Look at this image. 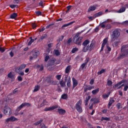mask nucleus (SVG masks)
I'll return each instance as SVG.
<instances>
[{
  "label": "nucleus",
  "instance_id": "6e6552de",
  "mask_svg": "<svg viewBox=\"0 0 128 128\" xmlns=\"http://www.w3.org/2000/svg\"><path fill=\"white\" fill-rule=\"evenodd\" d=\"M56 62V58H52L51 59L49 60L47 66L49 67V66H54Z\"/></svg>",
  "mask_w": 128,
  "mask_h": 128
},
{
  "label": "nucleus",
  "instance_id": "603ef678",
  "mask_svg": "<svg viewBox=\"0 0 128 128\" xmlns=\"http://www.w3.org/2000/svg\"><path fill=\"white\" fill-rule=\"evenodd\" d=\"M107 84H108V86H110L112 84V82L110 80H108V82H107Z\"/></svg>",
  "mask_w": 128,
  "mask_h": 128
},
{
  "label": "nucleus",
  "instance_id": "4d7b16f0",
  "mask_svg": "<svg viewBox=\"0 0 128 128\" xmlns=\"http://www.w3.org/2000/svg\"><path fill=\"white\" fill-rule=\"evenodd\" d=\"M16 6H17V5H16V4H10V7L12 9H14V8H16Z\"/></svg>",
  "mask_w": 128,
  "mask_h": 128
},
{
  "label": "nucleus",
  "instance_id": "2eb2a0df",
  "mask_svg": "<svg viewBox=\"0 0 128 128\" xmlns=\"http://www.w3.org/2000/svg\"><path fill=\"white\" fill-rule=\"evenodd\" d=\"M108 22H109L108 20H107L100 23V26H101V28H106V24L108 23Z\"/></svg>",
  "mask_w": 128,
  "mask_h": 128
},
{
  "label": "nucleus",
  "instance_id": "6ab92c4d",
  "mask_svg": "<svg viewBox=\"0 0 128 128\" xmlns=\"http://www.w3.org/2000/svg\"><path fill=\"white\" fill-rule=\"evenodd\" d=\"M90 101L94 102V104H98L100 102V99H98V98H91Z\"/></svg>",
  "mask_w": 128,
  "mask_h": 128
},
{
  "label": "nucleus",
  "instance_id": "f03ea898",
  "mask_svg": "<svg viewBox=\"0 0 128 128\" xmlns=\"http://www.w3.org/2000/svg\"><path fill=\"white\" fill-rule=\"evenodd\" d=\"M80 32H77V34H76V35H75V36L73 37V42L78 46L81 45L82 40L83 39L82 36H80Z\"/></svg>",
  "mask_w": 128,
  "mask_h": 128
},
{
  "label": "nucleus",
  "instance_id": "79ce46f5",
  "mask_svg": "<svg viewBox=\"0 0 128 128\" xmlns=\"http://www.w3.org/2000/svg\"><path fill=\"white\" fill-rule=\"evenodd\" d=\"M58 84V82L57 80H52L51 82V83L50 84H52V85H56Z\"/></svg>",
  "mask_w": 128,
  "mask_h": 128
},
{
  "label": "nucleus",
  "instance_id": "5fc2aeb1",
  "mask_svg": "<svg viewBox=\"0 0 128 128\" xmlns=\"http://www.w3.org/2000/svg\"><path fill=\"white\" fill-rule=\"evenodd\" d=\"M46 36H40V38H39L38 42H42V40H44Z\"/></svg>",
  "mask_w": 128,
  "mask_h": 128
},
{
  "label": "nucleus",
  "instance_id": "423d86ee",
  "mask_svg": "<svg viewBox=\"0 0 128 128\" xmlns=\"http://www.w3.org/2000/svg\"><path fill=\"white\" fill-rule=\"evenodd\" d=\"M31 104L30 103H27L26 102H25L24 103H22L21 104V105H20V106H19V107H18L17 108V109H16V112H20L23 108L26 106V107H30V106Z\"/></svg>",
  "mask_w": 128,
  "mask_h": 128
},
{
  "label": "nucleus",
  "instance_id": "a878e982",
  "mask_svg": "<svg viewBox=\"0 0 128 128\" xmlns=\"http://www.w3.org/2000/svg\"><path fill=\"white\" fill-rule=\"evenodd\" d=\"M18 16V14L14 12L12 14H11L10 16V18L11 19H15Z\"/></svg>",
  "mask_w": 128,
  "mask_h": 128
},
{
  "label": "nucleus",
  "instance_id": "1a4fd4ad",
  "mask_svg": "<svg viewBox=\"0 0 128 128\" xmlns=\"http://www.w3.org/2000/svg\"><path fill=\"white\" fill-rule=\"evenodd\" d=\"M18 120V118H15V117H14V116H11L10 117V118H8L7 119H6V122L8 123L10 122H15V121H17Z\"/></svg>",
  "mask_w": 128,
  "mask_h": 128
},
{
  "label": "nucleus",
  "instance_id": "4c0bfd02",
  "mask_svg": "<svg viewBox=\"0 0 128 128\" xmlns=\"http://www.w3.org/2000/svg\"><path fill=\"white\" fill-rule=\"evenodd\" d=\"M71 86V80L70 78H69L68 80V82H67V86L68 88H70Z\"/></svg>",
  "mask_w": 128,
  "mask_h": 128
},
{
  "label": "nucleus",
  "instance_id": "6e6d98bb",
  "mask_svg": "<svg viewBox=\"0 0 128 128\" xmlns=\"http://www.w3.org/2000/svg\"><path fill=\"white\" fill-rule=\"evenodd\" d=\"M36 14L37 16H41V15H42V12H40V11H36Z\"/></svg>",
  "mask_w": 128,
  "mask_h": 128
},
{
  "label": "nucleus",
  "instance_id": "7c9ffc66",
  "mask_svg": "<svg viewBox=\"0 0 128 128\" xmlns=\"http://www.w3.org/2000/svg\"><path fill=\"white\" fill-rule=\"evenodd\" d=\"M42 122H43L42 119H40V120H39V121H36V122H35L34 123V125L37 126L39 125Z\"/></svg>",
  "mask_w": 128,
  "mask_h": 128
},
{
  "label": "nucleus",
  "instance_id": "0e129e2a",
  "mask_svg": "<svg viewBox=\"0 0 128 128\" xmlns=\"http://www.w3.org/2000/svg\"><path fill=\"white\" fill-rule=\"evenodd\" d=\"M40 127L41 128H48V127L46 126L44 124V123L40 124Z\"/></svg>",
  "mask_w": 128,
  "mask_h": 128
},
{
  "label": "nucleus",
  "instance_id": "8fccbe9b",
  "mask_svg": "<svg viewBox=\"0 0 128 128\" xmlns=\"http://www.w3.org/2000/svg\"><path fill=\"white\" fill-rule=\"evenodd\" d=\"M106 28L107 30H109V29L111 28L112 26L110 24H106Z\"/></svg>",
  "mask_w": 128,
  "mask_h": 128
},
{
  "label": "nucleus",
  "instance_id": "7ed1b4c3",
  "mask_svg": "<svg viewBox=\"0 0 128 128\" xmlns=\"http://www.w3.org/2000/svg\"><path fill=\"white\" fill-rule=\"evenodd\" d=\"M94 47V44L92 42L90 44V45L83 46V50H82V52H86L88 50H89V52H91Z\"/></svg>",
  "mask_w": 128,
  "mask_h": 128
},
{
  "label": "nucleus",
  "instance_id": "052dcab7",
  "mask_svg": "<svg viewBox=\"0 0 128 128\" xmlns=\"http://www.w3.org/2000/svg\"><path fill=\"white\" fill-rule=\"evenodd\" d=\"M61 78H62V75L60 74L56 75V78L58 80H60Z\"/></svg>",
  "mask_w": 128,
  "mask_h": 128
},
{
  "label": "nucleus",
  "instance_id": "5701e85b",
  "mask_svg": "<svg viewBox=\"0 0 128 128\" xmlns=\"http://www.w3.org/2000/svg\"><path fill=\"white\" fill-rule=\"evenodd\" d=\"M100 92L99 88H97V89H95V90H92V94L96 95L97 94Z\"/></svg>",
  "mask_w": 128,
  "mask_h": 128
},
{
  "label": "nucleus",
  "instance_id": "2f4dec72",
  "mask_svg": "<svg viewBox=\"0 0 128 128\" xmlns=\"http://www.w3.org/2000/svg\"><path fill=\"white\" fill-rule=\"evenodd\" d=\"M46 82L50 84L52 82V80L51 79V78H50V76L47 77L46 78Z\"/></svg>",
  "mask_w": 128,
  "mask_h": 128
},
{
  "label": "nucleus",
  "instance_id": "09e8293b",
  "mask_svg": "<svg viewBox=\"0 0 128 128\" xmlns=\"http://www.w3.org/2000/svg\"><path fill=\"white\" fill-rule=\"evenodd\" d=\"M119 43H120V42H118V41H116V42H114L113 45H114V47H117V46H118Z\"/></svg>",
  "mask_w": 128,
  "mask_h": 128
},
{
  "label": "nucleus",
  "instance_id": "a18cd8bd",
  "mask_svg": "<svg viewBox=\"0 0 128 128\" xmlns=\"http://www.w3.org/2000/svg\"><path fill=\"white\" fill-rule=\"evenodd\" d=\"M26 64H22L20 66V68L22 70H23V69H24V68H26Z\"/></svg>",
  "mask_w": 128,
  "mask_h": 128
},
{
  "label": "nucleus",
  "instance_id": "f704fd0d",
  "mask_svg": "<svg viewBox=\"0 0 128 128\" xmlns=\"http://www.w3.org/2000/svg\"><path fill=\"white\" fill-rule=\"evenodd\" d=\"M78 51V48L76 47H75L73 48H72V50H71V52H72V54H74L76 53V52Z\"/></svg>",
  "mask_w": 128,
  "mask_h": 128
},
{
  "label": "nucleus",
  "instance_id": "412c9836",
  "mask_svg": "<svg viewBox=\"0 0 128 128\" xmlns=\"http://www.w3.org/2000/svg\"><path fill=\"white\" fill-rule=\"evenodd\" d=\"M114 98H110L109 102L108 104V108H110L113 103L114 102Z\"/></svg>",
  "mask_w": 128,
  "mask_h": 128
},
{
  "label": "nucleus",
  "instance_id": "b1692460",
  "mask_svg": "<svg viewBox=\"0 0 128 128\" xmlns=\"http://www.w3.org/2000/svg\"><path fill=\"white\" fill-rule=\"evenodd\" d=\"M91 98V96H88V97H86V98H85V106H88V104L89 100Z\"/></svg>",
  "mask_w": 128,
  "mask_h": 128
},
{
  "label": "nucleus",
  "instance_id": "473e14b6",
  "mask_svg": "<svg viewBox=\"0 0 128 128\" xmlns=\"http://www.w3.org/2000/svg\"><path fill=\"white\" fill-rule=\"evenodd\" d=\"M8 78L12 79L13 78H14V76L12 74V72H10V73L8 74Z\"/></svg>",
  "mask_w": 128,
  "mask_h": 128
},
{
  "label": "nucleus",
  "instance_id": "72a5a7b5",
  "mask_svg": "<svg viewBox=\"0 0 128 128\" xmlns=\"http://www.w3.org/2000/svg\"><path fill=\"white\" fill-rule=\"evenodd\" d=\"M108 38H106L103 40V43H102V45L106 46V44L108 43Z\"/></svg>",
  "mask_w": 128,
  "mask_h": 128
},
{
  "label": "nucleus",
  "instance_id": "cd10ccee",
  "mask_svg": "<svg viewBox=\"0 0 128 128\" xmlns=\"http://www.w3.org/2000/svg\"><path fill=\"white\" fill-rule=\"evenodd\" d=\"M90 42L88 40H86L83 42V44H82V45L83 46H87L90 44Z\"/></svg>",
  "mask_w": 128,
  "mask_h": 128
},
{
  "label": "nucleus",
  "instance_id": "864d4df0",
  "mask_svg": "<svg viewBox=\"0 0 128 128\" xmlns=\"http://www.w3.org/2000/svg\"><path fill=\"white\" fill-rule=\"evenodd\" d=\"M43 4H44V2L42 0H40V2L38 3L39 6H42V8H44Z\"/></svg>",
  "mask_w": 128,
  "mask_h": 128
},
{
  "label": "nucleus",
  "instance_id": "f3484780",
  "mask_svg": "<svg viewBox=\"0 0 128 128\" xmlns=\"http://www.w3.org/2000/svg\"><path fill=\"white\" fill-rule=\"evenodd\" d=\"M71 66L70 65H68V66L66 68V70H65V73L66 74H68L70 73V70H71Z\"/></svg>",
  "mask_w": 128,
  "mask_h": 128
},
{
  "label": "nucleus",
  "instance_id": "58836bf2",
  "mask_svg": "<svg viewBox=\"0 0 128 128\" xmlns=\"http://www.w3.org/2000/svg\"><path fill=\"white\" fill-rule=\"evenodd\" d=\"M54 54L56 56H60V52L58 50H54Z\"/></svg>",
  "mask_w": 128,
  "mask_h": 128
},
{
  "label": "nucleus",
  "instance_id": "aec40b11",
  "mask_svg": "<svg viewBox=\"0 0 128 128\" xmlns=\"http://www.w3.org/2000/svg\"><path fill=\"white\" fill-rule=\"evenodd\" d=\"M102 15V12H99L96 14H95L94 16L93 17L94 18H96L98 17H100V16Z\"/></svg>",
  "mask_w": 128,
  "mask_h": 128
},
{
  "label": "nucleus",
  "instance_id": "338daca9",
  "mask_svg": "<svg viewBox=\"0 0 128 128\" xmlns=\"http://www.w3.org/2000/svg\"><path fill=\"white\" fill-rule=\"evenodd\" d=\"M94 82V78L91 79V80H90V84L91 85H93Z\"/></svg>",
  "mask_w": 128,
  "mask_h": 128
},
{
  "label": "nucleus",
  "instance_id": "774afa93",
  "mask_svg": "<svg viewBox=\"0 0 128 128\" xmlns=\"http://www.w3.org/2000/svg\"><path fill=\"white\" fill-rule=\"evenodd\" d=\"M18 81L22 82V78L21 76H18Z\"/></svg>",
  "mask_w": 128,
  "mask_h": 128
},
{
  "label": "nucleus",
  "instance_id": "13d9d810",
  "mask_svg": "<svg viewBox=\"0 0 128 128\" xmlns=\"http://www.w3.org/2000/svg\"><path fill=\"white\" fill-rule=\"evenodd\" d=\"M37 26H37L36 24H35V23H33V24H32V28L33 29L36 28L37 27Z\"/></svg>",
  "mask_w": 128,
  "mask_h": 128
},
{
  "label": "nucleus",
  "instance_id": "20e7f679",
  "mask_svg": "<svg viewBox=\"0 0 128 128\" xmlns=\"http://www.w3.org/2000/svg\"><path fill=\"white\" fill-rule=\"evenodd\" d=\"M120 30L119 28H116L112 33V39H117L120 36Z\"/></svg>",
  "mask_w": 128,
  "mask_h": 128
},
{
  "label": "nucleus",
  "instance_id": "f257e3e1",
  "mask_svg": "<svg viewBox=\"0 0 128 128\" xmlns=\"http://www.w3.org/2000/svg\"><path fill=\"white\" fill-rule=\"evenodd\" d=\"M2 105L4 106V113L6 116H10L12 114V110L10 107L8 106V102L6 99H4L1 101Z\"/></svg>",
  "mask_w": 128,
  "mask_h": 128
},
{
  "label": "nucleus",
  "instance_id": "c756f323",
  "mask_svg": "<svg viewBox=\"0 0 128 128\" xmlns=\"http://www.w3.org/2000/svg\"><path fill=\"white\" fill-rule=\"evenodd\" d=\"M103 120H106V121H110V117H102L101 118V121Z\"/></svg>",
  "mask_w": 128,
  "mask_h": 128
},
{
  "label": "nucleus",
  "instance_id": "4468645a",
  "mask_svg": "<svg viewBox=\"0 0 128 128\" xmlns=\"http://www.w3.org/2000/svg\"><path fill=\"white\" fill-rule=\"evenodd\" d=\"M68 76H65L64 78V80L65 82H64L62 80H61L60 82V84L61 86L62 87V88H64L66 86V80H68Z\"/></svg>",
  "mask_w": 128,
  "mask_h": 128
},
{
  "label": "nucleus",
  "instance_id": "a19ab883",
  "mask_svg": "<svg viewBox=\"0 0 128 128\" xmlns=\"http://www.w3.org/2000/svg\"><path fill=\"white\" fill-rule=\"evenodd\" d=\"M22 68H20V66H18V67H17L16 68V72H17V73H20V71L22 70Z\"/></svg>",
  "mask_w": 128,
  "mask_h": 128
},
{
  "label": "nucleus",
  "instance_id": "f8f14e48",
  "mask_svg": "<svg viewBox=\"0 0 128 128\" xmlns=\"http://www.w3.org/2000/svg\"><path fill=\"white\" fill-rule=\"evenodd\" d=\"M72 82L73 83V86H72V89H74L78 85V81L74 78H72Z\"/></svg>",
  "mask_w": 128,
  "mask_h": 128
},
{
  "label": "nucleus",
  "instance_id": "9b49d317",
  "mask_svg": "<svg viewBox=\"0 0 128 128\" xmlns=\"http://www.w3.org/2000/svg\"><path fill=\"white\" fill-rule=\"evenodd\" d=\"M120 56H126L128 54V50L127 49H120Z\"/></svg>",
  "mask_w": 128,
  "mask_h": 128
},
{
  "label": "nucleus",
  "instance_id": "4be33fe9",
  "mask_svg": "<svg viewBox=\"0 0 128 128\" xmlns=\"http://www.w3.org/2000/svg\"><path fill=\"white\" fill-rule=\"evenodd\" d=\"M126 10V8L124 6L121 7V8L118 11V13L120 14L124 12Z\"/></svg>",
  "mask_w": 128,
  "mask_h": 128
},
{
  "label": "nucleus",
  "instance_id": "9d476101",
  "mask_svg": "<svg viewBox=\"0 0 128 128\" xmlns=\"http://www.w3.org/2000/svg\"><path fill=\"white\" fill-rule=\"evenodd\" d=\"M58 105H54V106H52V107H46V108H45L44 109V111L45 112H50V111H52L53 110L56 108H58Z\"/></svg>",
  "mask_w": 128,
  "mask_h": 128
},
{
  "label": "nucleus",
  "instance_id": "e433bc0d",
  "mask_svg": "<svg viewBox=\"0 0 128 128\" xmlns=\"http://www.w3.org/2000/svg\"><path fill=\"white\" fill-rule=\"evenodd\" d=\"M110 94V92H108V94H103L102 96H103V98H108L109 97V96Z\"/></svg>",
  "mask_w": 128,
  "mask_h": 128
},
{
  "label": "nucleus",
  "instance_id": "bf43d9fd",
  "mask_svg": "<svg viewBox=\"0 0 128 128\" xmlns=\"http://www.w3.org/2000/svg\"><path fill=\"white\" fill-rule=\"evenodd\" d=\"M5 50H6L5 48H3L0 46V52H2V53L4 52V51H5Z\"/></svg>",
  "mask_w": 128,
  "mask_h": 128
},
{
  "label": "nucleus",
  "instance_id": "ddd939ff",
  "mask_svg": "<svg viewBox=\"0 0 128 128\" xmlns=\"http://www.w3.org/2000/svg\"><path fill=\"white\" fill-rule=\"evenodd\" d=\"M89 61L90 59L88 58H86V60H85V62L81 64V68H82V70H84V68H86V66L88 64V62Z\"/></svg>",
  "mask_w": 128,
  "mask_h": 128
},
{
  "label": "nucleus",
  "instance_id": "39448f33",
  "mask_svg": "<svg viewBox=\"0 0 128 128\" xmlns=\"http://www.w3.org/2000/svg\"><path fill=\"white\" fill-rule=\"evenodd\" d=\"M82 104V100H79V101H78V102L75 104V108H76V110H77V112H78L79 113L82 112V108L81 106Z\"/></svg>",
  "mask_w": 128,
  "mask_h": 128
},
{
  "label": "nucleus",
  "instance_id": "37998d69",
  "mask_svg": "<svg viewBox=\"0 0 128 128\" xmlns=\"http://www.w3.org/2000/svg\"><path fill=\"white\" fill-rule=\"evenodd\" d=\"M106 72L104 69H102L100 71L98 72V75H100L104 74Z\"/></svg>",
  "mask_w": 128,
  "mask_h": 128
},
{
  "label": "nucleus",
  "instance_id": "49530a36",
  "mask_svg": "<svg viewBox=\"0 0 128 128\" xmlns=\"http://www.w3.org/2000/svg\"><path fill=\"white\" fill-rule=\"evenodd\" d=\"M116 107L118 110L122 108L121 103H117V104H116Z\"/></svg>",
  "mask_w": 128,
  "mask_h": 128
},
{
  "label": "nucleus",
  "instance_id": "de8ad7c7",
  "mask_svg": "<svg viewBox=\"0 0 128 128\" xmlns=\"http://www.w3.org/2000/svg\"><path fill=\"white\" fill-rule=\"evenodd\" d=\"M128 48V44H124L122 46L121 48L122 50H126V48Z\"/></svg>",
  "mask_w": 128,
  "mask_h": 128
},
{
  "label": "nucleus",
  "instance_id": "c85d7f7f",
  "mask_svg": "<svg viewBox=\"0 0 128 128\" xmlns=\"http://www.w3.org/2000/svg\"><path fill=\"white\" fill-rule=\"evenodd\" d=\"M58 112L60 114H63L66 112V111L64 109H58Z\"/></svg>",
  "mask_w": 128,
  "mask_h": 128
},
{
  "label": "nucleus",
  "instance_id": "a211bd4d",
  "mask_svg": "<svg viewBox=\"0 0 128 128\" xmlns=\"http://www.w3.org/2000/svg\"><path fill=\"white\" fill-rule=\"evenodd\" d=\"M96 9V7L94 6H91L88 8V12L94 11Z\"/></svg>",
  "mask_w": 128,
  "mask_h": 128
},
{
  "label": "nucleus",
  "instance_id": "dca6fc26",
  "mask_svg": "<svg viewBox=\"0 0 128 128\" xmlns=\"http://www.w3.org/2000/svg\"><path fill=\"white\" fill-rule=\"evenodd\" d=\"M74 23H75V21L71 22L67 24H64L62 26V30H64V28L68 27V26L74 24Z\"/></svg>",
  "mask_w": 128,
  "mask_h": 128
},
{
  "label": "nucleus",
  "instance_id": "3c124183",
  "mask_svg": "<svg viewBox=\"0 0 128 128\" xmlns=\"http://www.w3.org/2000/svg\"><path fill=\"white\" fill-rule=\"evenodd\" d=\"M106 48H107V50H108V52H111V50H112V48H111L110 46H109L108 44H107L106 45Z\"/></svg>",
  "mask_w": 128,
  "mask_h": 128
},
{
  "label": "nucleus",
  "instance_id": "ea45409f",
  "mask_svg": "<svg viewBox=\"0 0 128 128\" xmlns=\"http://www.w3.org/2000/svg\"><path fill=\"white\" fill-rule=\"evenodd\" d=\"M68 98V94H62V98L63 100H66Z\"/></svg>",
  "mask_w": 128,
  "mask_h": 128
},
{
  "label": "nucleus",
  "instance_id": "69168bd1",
  "mask_svg": "<svg viewBox=\"0 0 128 128\" xmlns=\"http://www.w3.org/2000/svg\"><path fill=\"white\" fill-rule=\"evenodd\" d=\"M122 24L124 26H128V20H126L122 22Z\"/></svg>",
  "mask_w": 128,
  "mask_h": 128
},
{
  "label": "nucleus",
  "instance_id": "bb28decb",
  "mask_svg": "<svg viewBox=\"0 0 128 128\" xmlns=\"http://www.w3.org/2000/svg\"><path fill=\"white\" fill-rule=\"evenodd\" d=\"M40 85H36V86H35L34 87V92H38L40 90Z\"/></svg>",
  "mask_w": 128,
  "mask_h": 128
},
{
  "label": "nucleus",
  "instance_id": "c9c22d12",
  "mask_svg": "<svg viewBox=\"0 0 128 128\" xmlns=\"http://www.w3.org/2000/svg\"><path fill=\"white\" fill-rule=\"evenodd\" d=\"M30 40L28 42V46H30L32 44V42H34V39H32V36H30Z\"/></svg>",
  "mask_w": 128,
  "mask_h": 128
},
{
  "label": "nucleus",
  "instance_id": "c03bdc74",
  "mask_svg": "<svg viewBox=\"0 0 128 128\" xmlns=\"http://www.w3.org/2000/svg\"><path fill=\"white\" fill-rule=\"evenodd\" d=\"M48 103V102H47L46 100H44L42 102V104H41V106H44L46 105V104Z\"/></svg>",
  "mask_w": 128,
  "mask_h": 128
},
{
  "label": "nucleus",
  "instance_id": "680f3d73",
  "mask_svg": "<svg viewBox=\"0 0 128 128\" xmlns=\"http://www.w3.org/2000/svg\"><path fill=\"white\" fill-rule=\"evenodd\" d=\"M72 42V38H69V40H68V45L70 46V43Z\"/></svg>",
  "mask_w": 128,
  "mask_h": 128
},
{
  "label": "nucleus",
  "instance_id": "393cba45",
  "mask_svg": "<svg viewBox=\"0 0 128 128\" xmlns=\"http://www.w3.org/2000/svg\"><path fill=\"white\" fill-rule=\"evenodd\" d=\"M40 54V52L39 51H37V52H32V55L34 56V58H36L38 57V56H39Z\"/></svg>",
  "mask_w": 128,
  "mask_h": 128
},
{
  "label": "nucleus",
  "instance_id": "e2e57ef3",
  "mask_svg": "<svg viewBox=\"0 0 128 128\" xmlns=\"http://www.w3.org/2000/svg\"><path fill=\"white\" fill-rule=\"evenodd\" d=\"M128 90V85H126V86H124V91L126 92Z\"/></svg>",
  "mask_w": 128,
  "mask_h": 128
},
{
  "label": "nucleus",
  "instance_id": "0eeeda50",
  "mask_svg": "<svg viewBox=\"0 0 128 128\" xmlns=\"http://www.w3.org/2000/svg\"><path fill=\"white\" fill-rule=\"evenodd\" d=\"M128 80H120V82H118L117 84H115L114 85V86H113V88H118L119 86H120V85H122V84H124V83H126L127 82Z\"/></svg>",
  "mask_w": 128,
  "mask_h": 128
}]
</instances>
